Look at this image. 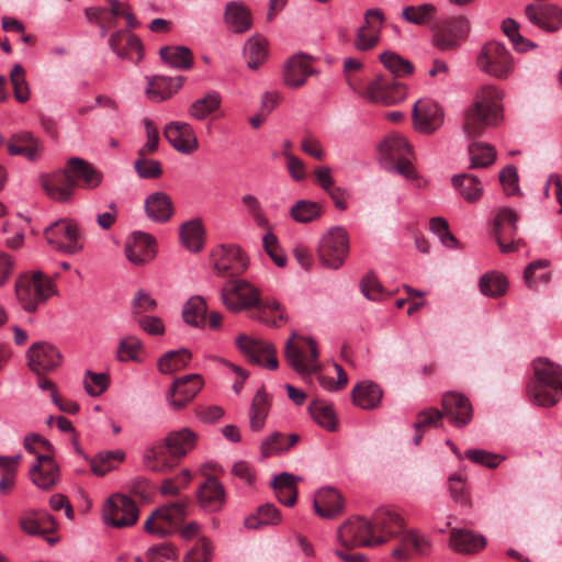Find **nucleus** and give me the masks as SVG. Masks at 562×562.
I'll return each mask as SVG.
<instances>
[{"mask_svg": "<svg viewBox=\"0 0 562 562\" xmlns=\"http://www.w3.org/2000/svg\"><path fill=\"white\" fill-rule=\"evenodd\" d=\"M404 524L397 510L381 507L370 519L356 516L345 521L338 529V540L346 549L381 546L400 535Z\"/></svg>", "mask_w": 562, "mask_h": 562, "instance_id": "1", "label": "nucleus"}, {"mask_svg": "<svg viewBox=\"0 0 562 562\" xmlns=\"http://www.w3.org/2000/svg\"><path fill=\"white\" fill-rule=\"evenodd\" d=\"M221 297L228 310H250L251 316L265 324L279 327L286 321L280 303L274 299H262L259 290L246 280H228L222 288Z\"/></svg>", "mask_w": 562, "mask_h": 562, "instance_id": "2", "label": "nucleus"}, {"mask_svg": "<svg viewBox=\"0 0 562 562\" xmlns=\"http://www.w3.org/2000/svg\"><path fill=\"white\" fill-rule=\"evenodd\" d=\"M503 95V91L494 85H486L477 90L473 105L464 114L463 131L468 137L481 136L487 127L502 120Z\"/></svg>", "mask_w": 562, "mask_h": 562, "instance_id": "3", "label": "nucleus"}, {"mask_svg": "<svg viewBox=\"0 0 562 562\" xmlns=\"http://www.w3.org/2000/svg\"><path fill=\"white\" fill-rule=\"evenodd\" d=\"M189 499L183 498L156 508L145 520L144 530L160 538L169 537L178 531L182 538L190 540L199 533V525L190 522L181 529L188 516Z\"/></svg>", "mask_w": 562, "mask_h": 562, "instance_id": "4", "label": "nucleus"}, {"mask_svg": "<svg viewBox=\"0 0 562 562\" xmlns=\"http://www.w3.org/2000/svg\"><path fill=\"white\" fill-rule=\"evenodd\" d=\"M533 375L527 385L529 400L542 407L554 406L562 391V367L547 358L532 362Z\"/></svg>", "mask_w": 562, "mask_h": 562, "instance_id": "5", "label": "nucleus"}, {"mask_svg": "<svg viewBox=\"0 0 562 562\" xmlns=\"http://www.w3.org/2000/svg\"><path fill=\"white\" fill-rule=\"evenodd\" d=\"M198 441V435L189 429L182 428L170 432L164 445H157L146 450L144 454L145 465L155 472L166 473L173 467L172 458L180 459L191 451Z\"/></svg>", "mask_w": 562, "mask_h": 562, "instance_id": "6", "label": "nucleus"}, {"mask_svg": "<svg viewBox=\"0 0 562 562\" xmlns=\"http://www.w3.org/2000/svg\"><path fill=\"white\" fill-rule=\"evenodd\" d=\"M15 297L27 313H35L48 299L57 293L54 281L42 271L21 273L14 284Z\"/></svg>", "mask_w": 562, "mask_h": 562, "instance_id": "7", "label": "nucleus"}, {"mask_svg": "<svg viewBox=\"0 0 562 562\" xmlns=\"http://www.w3.org/2000/svg\"><path fill=\"white\" fill-rule=\"evenodd\" d=\"M384 167L396 172L407 180L415 181L420 187V177L416 172L411 157L413 148L408 140L398 133H390L379 146Z\"/></svg>", "mask_w": 562, "mask_h": 562, "instance_id": "8", "label": "nucleus"}, {"mask_svg": "<svg viewBox=\"0 0 562 562\" xmlns=\"http://www.w3.org/2000/svg\"><path fill=\"white\" fill-rule=\"evenodd\" d=\"M284 357L288 364L302 376L319 370L318 350L314 340L292 335L285 342Z\"/></svg>", "mask_w": 562, "mask_h": 562, "instance_id": "9", "label": "nucleus"}, {"mask_svg": "<svg viewBox=\"0 0 562 562\" xmlns=\"http://www.w3.org/2000/svg\"><path fill=\"white\" fill-rule=\"evenodd\" d=\"M476 66L496 79H507L514 71V60L507 48L498 42H488L476 57Z\"/></svg>", "mask_w": 562, "mask_h": 562, "instance_id": "10", "label": "nucleus"}, {"mask_svg": "<svg viewBox=\"0 0 562 562\" xmlns=\"http://www.w3.org/2000/svg\"><path fill=\"white\" fill-rule=\"evenodd\" d=\"M318 259L329 269L340 268L349 254V236L344 227L327 231L318 245Z\"/></svg>", "mask_w": 562, "mask_h": 562, "instance_id": "11", "label": "nucleus"}, {"mask_svg": "<svg viewBox=\"0 0 562 562\" xmlns=\"http://www.w3.org/2000/svg\"><path fill=\"white\" fill-rule=\"evenodd\" d=\"M139 509L136 503L125 494L115 493L109 496L102 507V519L113 528H125L136 524Z\"/></svg>", "mask_w": 562, "mask_h": 562, "instance_id": "12", "label": "nucleus"}, {"mask_svg": "<svg viewBox=\"0 0 562 562\" xmlns=\"http://www.w3.org/2000/svg\"><path fill=\"white\" fill-rule=\"evenodd\" d=\"M47 244L64 254H77L82 249L80 232L77 223L70 218H61L44 231Z\"/></svg>", "mask_w": 562, "mask_h": 562, "instance_id": "13", "label": "nucleus"}, {"mask_svg": "<svg viewBox=\"0 0 562 562\" xmlns=\"http://www.w3.org/2000/svg\"><path fill=\"white\" fill-rule=\"evenodd\" d=\"M518 218V214L509 207L501 209L495 216L493 232L504 254L517 251L524 245L522 239L515 238Z\"/></svg>", "mask_w": 562, "mask_h": 562, "instance_id": "14", "label": "nucleus"}, {"mask_svg": "<svg viewBox=\"0 0 562 562\" xmlns=\"http://www.w3.org/2000/svg\"><path fill=\"white\" fill-rule=\"evenodd\" d=\"M213 268L218 276L235 277L245 272L248 267V259L235 245H221L212 252Z\"/></svg>", "mask_w": 562, "mask_h": 562, "instance_id": "15", "label": "nucleus"}, {"mask_svg": "<svg viewBox=\"0 0 562 562\" xmlns=\"http://www.w3.org/2000/svg\"><path fill=\"white\" fill-rule=\"evenodd\" d=\"M469 32L470 22L465 16L450 18L437 24L434 41L438 48L452 50L465 41Z\"/></svg>", "mask_w": 562, "mask_h": 562, "instance_id": "16", "label": "nucleus"}, {"mask_svg": "<svg viewBox=\"0 0 562 562\" xmlns=\"http://www.w3.org/2000/svg\"><path fill=\"white\" fill-rule=\"evenodd\" d=\"M405 95L406 89L403 83L396 81L393 77L384 76L376 77L363 92L367 100L382 105L396 104L404 100Z\"/></svg>", "mask_w": 562, "mask_h": 562, "instance_id": "17", "label": "nucleus"}, {"mask_svg": "<svg viewBox=\"0 0 562 562\" xmlns=\"http://www.w3.org/2000/svg\"><path fill=\"white\" fill-rule=\"evenodd\" d=\"M27 364L36 375L55 371L63 361L60 351L52 344L40 341L33 344L26 353Z\"/></svg>", "mask_w": 562, "mask_h": 562, "instance_id": "18", "label": "nucleus"}, {"mask_svg": "<svg viewBox=\"0 0 562 562\" xmlns=\"http://www.w3.org/2000/svg\"><path fill=\"white\" fill-rule=\"evenodd\" d=\"M236 345L251 362L266 366L271 370L278 368L277 351L270 342L240 334L236 339Z\"/></svg>", "mask_w": 562, "mask_h": 562, "instance_id": "19", "label": "nucleus"}, {"mask_svg": "<svg viewBox=\"0 0 562 562\" xmlns=\"http://www.w3.org/2000/svg\"><path fill=\"white\" fill-rule=\"evenodd\" d=\"M71 177L65 166L55 172L41 175L40 184L49 199L67 202L72 198L76 189V182Z\"/></svg>", "mask_w": 562, "mask_h": 562, "instance_id": "20", "label": "nucleus"}, {"mask_svg": "<svg viewBox=\"0 0 562 562\" xmlns=\"http://www.w3.org/2000/svg\"><path fill=\"white\" fill-rule=\"evenodd\" d=\"M203 379L200 374H189L173 381L168 391L167 398L175 409L184 408L201 391Z\"/></svg>", "mask_w": 562, "mask_h": 562, "instance_id": "21", "label": "nucleus"}, {"mask_svg": "<svg viewBox=\"0 0 562 562\" xmlns=\"http://www.w3.org/2000/svg\"><path fill=\"white\" fill-rule=\"evenodd\" d=\"M314 72L311 58L304 54H297L284 63L282 81L290 89H299L306 83L307 78Z\"/></svg>", "mask_w": 562, "mask_h": 562, "instance_id": "22", "label": "nucleus"}, {"mask_svg": "<svg viewBox=\"0 0 562 562\" xmlns=\"http://www.w3.org/2000/svg\"><path fill=\"white\" fill-rule=\"evenodd\" d=\"M442 414L456 427L467 426L473 415L470 401L460 393H446L441 400Z\"/></svg>", "mask_w": 562, "mask_h": 562, "instance_id": "23", "label": "nucleus"}, {"mask_svg": "<svg viewBox=\"0 0 562 562\" xmlns=\"http://www.w3.org/2000/svg\"><path fill=\"white\" fill-rule=\"evenodd\" d=\"M413 123L422 133H434L442 123L439 105L431 100H418L413 108Z\"/></svg>", "mask_w": 562, "mask_h": 562, "instance_id": "24", "label": "nucleus"}, {"mask_svg": "<svg viewBox=\"0 0 562 562\" xmlns=\"http://www.w3.org/2000/svg\"><path fill=\"white\" fill-rule=\"evenodd\" d=\"M125 254L135 265H145L156 256L155 238L143 232H134L126 240Z\"/></svg>", "mask_w": 562, "mask_h": 562, "instance_id": "25", "label": "nucleus"}, {"mask_svg": "<svg viewBox=\"0 0 562 562\" xmlns=\"http://www.w3.org/2000/svg\"><path fill=\"white\" fill-rule=\"evenodd\" d=\"M164 135L172 147L182 154L190 155L199 148L195 133L188 123L171 122L165 127Z\"/></svg>", "mask_w": 562, "mask_h": 562, "instance_id": "26", "label": "nucleus"}, {"mask_svg": "<svg viewBox=\"0 0 562 562\" xmlns=\"http://www.w3.org/2000/svg\"><path fill=\"white\" fill-rule=\"evenodd\" d=\"M109 45L122 59L138 64L143 58V44L140 40L128 31L120 30L114 32L109 40Z\"/></svg>", "mask_w": 562, "mask_h": 562, "instance_id": "27", "label": "nucleus"}, {"mask_svg": "<svg viewBox=\"0 0 562 562\" xmlns=\"http://www.w3.org/2000/svg\"><path fill=\"white\" fill-rule=\"evenodd\" d=\"M66 166L76 182V188L79 186L91 190L98 188L102 182V173L82 158H69Z\"/></svg>", "mask_w": 562, "mask_h": 562, "instance_id": "28", "label": "nucleus"}, {"mask_svg": "<svg viewBox=\"0 0 562 562\" xmlns=\"http://www.w3.org/2000/svg\"><path fill=\"white\" fill-rule=\"evenodd\" d=\"M344 498L333 487H324L314 496V509L316 514L325 519H335L344 513Z\"/></svg>", "mask_w": 562, "mask_h": 562, "instance_id": "29", "label": "nucleus"}, {"mask_svg": "<svg viewBox=\"0 0 562 562\" xmlns=\"http://www.w3.org/2000/svg\"><path fill=\"white\" fill-rule=\"evenodd\" d=\"M364 19L366 24L359 29L356 38V47L359 50H368L378 43L384 22L383 13L379 9L368 10Z\"/></svg>", "mask_w": 562, "mask_h": 562, "instance_id": "30", "label": "nucleus"}, {"mask_svg": "<svg viewBox=\"0 0 562 562\" xmlns=\"http://www.w3.org/2000/svg\"><path fill=\"white\" fill-rule=\"evenodd\" d=\"M486 546L484 536L465 528H451L449 547L462 554H474Z\"/></svg>", "mask_w": 562, "mask_h": 562, "instance_id": "31", "label": "nucleus"}, {"mask_svg": "<svg viewBox=\"0 0 562 562\" xmlns=\"http://www.w3.org/2000/svg\"><path fill=\"white\" fill-rule=\"evenodd\" d=\"M31 481L40 488L49 491L59 480V469L52 456H42L30 469Z\"/></svg>", "mask_w": 562, "mask_h": 562, "instance_id": "32", "label": "nucleus"}, {"mask_svg": "<svg viewBox=\"0 0 562 562\" xmlns=\"http://www.w3.org/2000/svg\"><path fill=\"white\" fill-rule=\"evenodd\" d=\"M525 14L531 23L548 32L557 31L562 25V10L554 5L528 4Z\"/></svg>", "mask_w": 562, "mask_h": 562, "instance_id": "33", "label": "nucleus"}, {"mask_svg": "<svg viewBox=\"0 0 562 562\" xmlns=\"http://www.w3.org/2000/svg\"><path fill=\"white\" fill-rule=\"evenodd\" d=\"M8 150L11 155H21L30 161H35L43 150V144L33 133L24 131L10 138Z\"/></svg>", "mask_w": 562, "mask_h": 562, "instance_id": "34", "label": "nucleus"}, {"mask_svg": "<svg viewBox=\"0 0 562 562\" xmlns=\"http://www.w3.org/2000/svg\"><path fill=\"white\" fill-rule=\"evenodd\" d=\"M201 506L210 512H218L225 504L224 486L213 476H207L198 491Z\"/></svg>", "mask_w": 562, "mask_h": 562, "instance_id": "35", "label": "nucleus"}, {"mask_svg": "<svg viewBox=\"0 0 562 562\" xmlns=\"http://www.w3.org/2000/svg\"><path fill=\"white\" fill-rule=\"evenodd\" d=\"M148 86L146 89L147 97L155 101L161 102L169 99L177 92L183 85L184 78L178 76L175 78L165 76H154L147 79Z\"/></svg>", "mask_w": 562, "mask_h": 562, "instance_id": "36", "label": "nucleus"}, {"mask_svg": "<svg viewBox=\"0 0 562 562\" xmlns=\"http://www.w3.org/2000/svg\"><path fill=\"white\" fill-rule=\"evenodd\" d=\"M145 211L150 220L165 223L171 218L175 209L171 198L168 194L164 192H155L147 196L145 201Z\"/></svg>", "mask_w": 562, "mask_h": 562, "instance_id": "37", "label": "nucleus"}, {"mask_svg": "<svg viewBox=\"0 0 562 562\" xmlns=\"http://www.w3.org/2000/svg\"><path fill=\"white\" fill-rule=\"evenodd\" d=\"M382 390L371 381L358 383L352 389V402L362 409H373L379 406L382 398Z\"/></svg>", "mask_w": 562, "mask_h": 562, "instance_id": "38", "label": "nucleus"}, {"mask_svg": "<svg viewBox=\"0 0 562 562\" xmlns=\"http://www.w3.org/2000/svg\"><path fill=\"white\" fill-rule=\"evenodd\" d=\"M427 546L424 537L415 531H407L402 535L401 543L392 551V555L398 561L409 560L414 553H424Z\"/></svg>", "mask_w": 562, "mask_h": 562, "instance_id": "39", "label": "nucleus"}, {"mask_svg": "<svg viewBox=\"0 0 562 562\" xmlns=\"http://www.w3.org/2000/svg\"><path fill=\"white\" fill-rule=\"evenodd\" d=\"M159 54L161 59L175 69L189 70L194 63L191 49L186 46H164Z\"/></svg>", "mask_w": 562, "mask_h": 562, "instance_id": "40", "label": "nucleus"}, {"mask_svg": "<svg viewBox=\"0 0 562 562\" xmlns=\"http://www.w3.org/2000/svg\"><path fill=\"white\" fill-rule=\"evenodd\" d=\"M479 290L485 296L498 299L506 294L508 290V280L501 272L488 271L481 276L479 280Z\"/></svg>", "mask_w": 562, "mask_h": 562, "instance_id": "41", "label": "nucleus"}, {"mask_svg": "<svg viewBox=\"0 0 562 562\" xmlns=\"http://www.w3.org/2000/svg\"><path fill=\"white\" fill-rule=\"evenodd\" d=\"M271 486L278 499L285 506H293L296 503L297 488L294 475L283 472L273 479Z\"/></svg>", "mask_w": 562, "mask_h": 562, "instance_id": "42", "label": "nucleus"}, {"mask_svg": "<svg viewBox=\"0 0 562 562\" xmlns=\"http://www.w3.org/2000/svg\"><path fill=\"white\" fill-rule=\"evenodd\" d=\"M324 213V207L319 202L310 200H299L290 211V217L300 224H307L318 220Z\"/></svg>", "mask_w": 562, "mask_h": 562, "instance_id": "43", "label": "nucleus"}, {"mask_svg": "<svg viewBox=\"0 0 562 562\" xmlns=\"http://www.w3.org/2000/svg\"><path fill=\"white\" fill-rule=\"evenodd\" d=\"M452 184L469 203H475L482 196V184L480 180L472 175H456L452 177Z\"/></svg>", "mask_w": 562, "mask_h": 562, "instance_id": "44", "label": "nucleus"}, {"mask_svg": "<svg viewBox=\"0 0 562 562\" xmlns=\"http://www.w3.org/2000/svg\"><path fill=\"white\" fill-rule=\"evenodd\" d=\"M270 409V400L263 389H260L250 405L249 424L254 431L262 429Z\"/></svg>", "mask_w": 562, "mask_h": 562, "instance_id": "45", "label": "nucleus"}, {"mask_svg": "<svg viewBox=\"0 0 562 562\" xmlns=\"http://www.w3.org/2000/svg\"><path fill=\"white\" fill-rule=\"evenodd\" d=\"M125 459V453L122 450L100 452L90 459L89 463L91 471L98 475L103 476L108 472L114 470Z\"/></svg>", "mask_w": 562, "mask_h": 562, "instance_id": "46", "label": "nucleus"}, {"mask_svg": "<svg viewBox=\"0 0 562 562\" xmlns=\"http://www.w3.org/2000/svg\"><path fill=\"white\" fill-rule=\"evenodd\" d=\"M299 439V436L295 434L285 436L281 432H274L261 443V454L263 458H269L273 454L286 451L295 446Z\"/></svg>", "mask_w": 562, "mask_h": 562, "instance_id": "47", "label": "nucleus"}, {"mask_svg": "<svg viewBox=\"0 0 562 562\" xmlns=\"http://www.w3.org/2000/svg\"><path fill=\"white\" fill-rule=\"evenodd\" d=\"M222 103V98L218 92L211 91L203 98L195 100L189 108L191 117L202 121L207 115L215 113Z\"/></svg>", "mask_w": 562, "mask_h": 562, "instance_id": "48", "label": "nucleus"}, {"mask_svg": "<svg viewBox=\"0 0 562 562\" xmlns=\"http://www.w3.org/2000/svg\"><path fill=\"white\" fill-rule=\"evenodd\" d=\"M180 238L182 245L190 251L198 252L202 249L204 231L200 221H190L181 226Z\"/></svg>", "mask_w": 562, "mask_h": 562, "instance_id": "49", "label": "nucleus"}, {"mask_svg": "<svg viewBox=\"0 0 562 562\" xmlns=\"http://www.w3.org/2000/svg\"><path fill=\"white\" fill-rule=\"evenodd\" d=\"M247 65L251 69L259 68L268 56V42L262 36L249 38L245 45Z\"/></svg>", "mask_w": 562, "mask_h": 562, "instance_id": "50", "label": "nucleus"}, {"mask_svg": "<svg viewBox=\"0 0 562 562\" xmlns=\"http://www.w3.org/2000/svg\"><path fill=\"white\" fill-rule=\"evenodd\" d=\"M192 358L188 349L173 350L165 353L158 361V370L164 374L184 369Z\"/></svg>", "mask_w": 562, "mask_h": 562, "instance_id": "51", "label": "nucleus"}, {"mask_svg": "<svg viewBox=\"0 0 562 562\" xmlns=\"http://www.w3.org/2000/svg\"><path fill=\"white\" fill-rule=\"evenodd\" d=\"M225 22L236 33L246 32L251 25L250 13L243 5L231 2L225 9Z\"/></svg>", "mask_w": 562, "mask_h": 562, "instance_id": "52", "label": "nucleus"}, {"mask_svg": "<svg viewBox=\"0 0 562 562\" xmlns=\"http://www.w3.org/2000/svg\"><path fill=\"white\" fill-rule=\"evenodd\" d=\"M207 305L202 296L195 295L189 299L182 308L183 321L194 327L204 324Z\"/></svg>", "mask_w": 562, "mask_h": 562, "instance_id": "53", "label": "nucleus"}, {"mask_svg": "<svg viewBox=\"0 0 562 562\" xmlns=\"http://www.w3.org/2000/svg\"><path fill=\"white\" fill-rule=\"evenodd\" d=\"M281 520L280 512L272 504H266L257 509V513L245 519L248 529H259L266 525H277Z\"/></svg>", "mask_w": 562, "mask_h": 562, "instance_id": "54", "label": "nucleus"}, {"mask_svg": "<svg viewBox=\"0 0 562 562\" xmlns=\"http://www.w3.org/2000/svg\"><path fill=\"white\" fill-rule=\"evenodd\" d=\"M469 155L471 168H486L491 166L496 158L494 147L480 142H474L469 145Z\"/></svg>", "mask_w": 562, "mask_h": 562, "instance_id": "55", "label": "nucleus"}, {"mask_svg": "<svg viewBox=\"0 0 562 562\" xmlns=\"http://www.w3.org/2000/svg\"><path fill=\"white\" fill-rule=\"evenodd\" d=\"M547 267V260H537L526 267L524 271V280L529 289L537 290L539 284L549 283L551 276L550 272L544 271Z\"/></svg>", "mask_w": 562, "mask_h": 562, "instance_id": "56", "label": "nucleus"}, {"mask_svg": "<svg viewBox=\"0 0 562 562\" xmlns=\"http://www.w3.org/2000/svg\"><path fill=\"white\" fill-rule=\"evenodd\" d=\"M437 8L431 3H424L420 5H408L403 9L402 16L405 21L416 24L426 25L436 15Z\"/></svg>", "mask_w": 562, "mask_h": 562, "instance_id": "57", "label": "nucleus"}, {"mask_svg": "<svg viewBox=\"0 0 562 562\" xmlns=\"http://www.w3.org/2000/svg\"><path fill=\"white\" fill-rule=\"evenodd\" d=\"M310 413L313 419L329 431L336 429V418L333 407L319 400H314L310 405Z\"/></svg>", "mask_w": 562, "mask_h": 562, "instance_id": "58", "label": "nucleus"}, {"mask_svg": "<svg viewBox=\"0 0 562 562\" xmlns=\"http://www.w3.org/2000/svg\"><path fill=\"white\" fill-rule=\"evenodd\" d=\"M21 458V454H16L14 457L0 456V469L2 470V476L0 480V493L8 494L13 487L16 467L20 463Z\"/></svg>", "mask_w": 562, "mask_h": 562, "instance_id": "59", "label": "nucleus"}, {"mask_svg": "<svg viewBox=\"0 0 562 562\" xmlns=\"http://www.w3.org/2000/svg\"><path fill=\"white\" fill-rule=\"evenodd\" d=\"M241 203L258 227L265 229L266 232L271 229L270 222L257 196L254 194H244L241 196Z\"/></svg>", "mask_w": 562, "mask_h": 562, "instance_id": "60", "label": "nucleus"}, {"mask_svg": "<svg viewBox=\"0 0 562 562\" xmlns=\"http://www.w3.org/2000/svg\"><path fill=\"white\" fill-rule=\"evenodd\" d=\"M10 80L16 101L20 103L26 102L30 99V89L25 79V70L21 65H15L11 69Z\"/></svg>", "mask_w": 562, "mask_h": 562, "instance_id": "61", "label": "nucleus"}, {"mask_svg": "<svg viewBox=\"0 0 562 562\" xmlns=\"http://www.w3.org/2000/svg\"><path fill=\"white\" fill-rule=\"evenodd\" d=\"M502 30L512 41L516 50L526 52L535 46L530 41L520 35L519 24L515 20L505 19L502 23Z\"/></svg>", "mask_w": 562, "mask_h": 562, "instance_id": "62", "label": "nucleus"}, {"mask_svg": "<svg viewBox=\"0 0 562 562\" xmlns=\"http://www.w3.org/2000/svg\"><path fill=\"white\" fill-rule=\"evenodd\" d=\"M380 60L385 68L396 76H406L413 71L412 64L394 53L385 52L381 54Z\"/></svg>", "mask_w": 562, "mask_h": 562, "instance_id": "63", "label": "nucleus"}, {"mask_svg": "<svg viewBox=\"0 0 562 562\" xmlns=\"http://www.w3.org/2000/svg\"><path fill=\"white\" fill-rule=\"evenodd\" d=\"M23 446L30 453L36 456V460L42 456H50L53 452V445L44 437L36 434L26 436Z\"/></svg>", "mask_w": 562, "mask_h": 562, "instance_id": "64", "label": "nucleus"}]
</instances>
